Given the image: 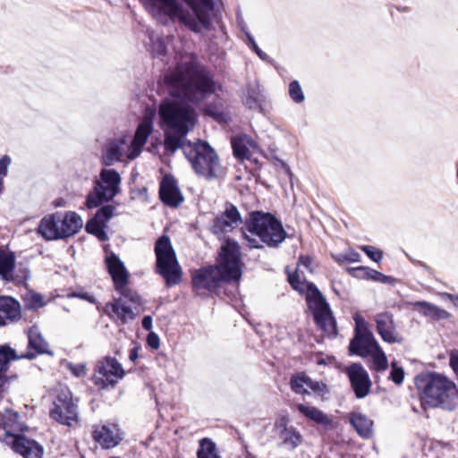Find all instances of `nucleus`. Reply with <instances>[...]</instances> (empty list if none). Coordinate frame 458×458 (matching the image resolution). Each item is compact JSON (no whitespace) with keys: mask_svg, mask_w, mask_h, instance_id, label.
Listing matches in <instances>:
<instances>
[{"mask_svg":"<svg viewBox=\"0 0 458 458\" xmlns=\"http://www.w3.org/2000/svg\"><path fill=\"white\" fill-rule=\"evenodd\" d=\"M283 429L280 432L282 445L288 450L296 449L302 442V436L296 428L287 426V420L284 418L278 424Z\"/></svg>","mask_w":458,"mask_h":458,"instance_id":"obj_28","label":"nucleus"},{"mask_svg":"<svg viewBox=\"0 0 458 458\" xmlns=\"http://www.w3.org/2000/svg\"><path fill=\"white\" fill-rule=\"evenodd\" d=\"M0 428L4 430L6 438L24 430L23 424L19 420V413L12 410L0 413Z\"/></svg>","mask_w":458,"mask_h":458,"instance_id":"obj_27","label":"nucleus"},{"mask_svg":"<svg viewBox=\"0 0 458 458\" xmlns=\"http://www.w3.org/2000/svg\"><path fill=\"white\" fill-rule=\"evenodd\" d=\"M12 163V159L9 156L4 155L0 158V177H4L7 175L8 167Z\"/></svg>","mask_w":458,"mask_h":458,"instance_id":"obj_54","label":"nucleus"},{"mask_svg":"<svg viewBox=\"0 0 458 458\" xmlns=\"http://www.w3.org/2000/svg\"><path fill=\"white\" fill-rule=\"evenodd\" d=\"M449 317H450V314L446 310H445L444 309H441L436 305L428 318L434 319V320H441V319H447V318H449Z\"/></svg>","mask_w":458,"mask_h":458,"instance_id":"obj_51","label":"nucleus"},{"mask_svg":"<svg viewBox=\"0 0 458 458\" xmlns=\"http://www.w3.org/2000/svg\"><path fill=\"white\" fill-rule=\"evenodd\" d=\"M15 266L13 253L0 252V276L5 281H13V271Z\"/></svg>","mask_w":458,"mask_h":458,"instance_id":"obj_32","label":"nucleus"},{"mask_svg":"<svg viewBox=\"0 0 458 458\" xmlns=\"http://www.w3.org/2000/svg\"><path fill=\"white\" fill-rule=\"evenodd\" d=\"M26 275H25V278L29 277V271H25Z\"/></svg>","mask_w":458,"mask_h":458,"instance_id":"obj_64","label":"nucleus"},{"mask_svg":"<svg viewBox=\"0 0 458 458\" xmlns=\"http://www.w3.org/2000/svg\"><path fill=\"white\" fill-rule=\"evenodd\" d=\"M308 376L304 373H298L291 377L290 385L291 389L298 394H309L308 387Z\"/></svg>","mask_w":458,"mask_h":458,"instance_id":"obj_35","label":"nucleus"},{"mask_svg":"<svg viewBox=\"0 0 458 458\" xmlns=\"http://www.w3.org/2000/svg\"><path fill=\"white\" fill-rule=\"evenodd\" d=\"M360 250L373 261L378 263L383 258V253L381 250L376 249L370 245H364L360 247Z\"/></svg>","mask_w":458,"mask_h":458,"instance_id":"obj_46","label":"nucleus"},{"mask_svg":"<svg viewBox=\"0 0 458 458\" xmlns=\"http://www.w3.org/2000/svg\"><path fill=\"white\" fill-rule=\"evenodd\" d=\"M312 259L310 256H301L298 261L299 267H304L308 271H312Z\"/></svg>","mask_w":458,"mask_h":458,"instance_id":"obj_56","label":"nucleus"},{"mask_svg":"<svg viewBox=\"0 0 458 458\" xmlns=\"http://www.w3.org/2000/svg\"><path fill=\"white\" fill-rule=\"evenodd\" d=\"M288 280L294 290L305 293L307 305L313 314L317 326L328 335H335V319L328 302L318 288L313 283L301 282L296 273L290 274Z\"/></svg>","mask_w":458,"mask_h":458,"instance_id":"obj_7","label":"nucleus"},{"mask_svg":"<svg viewBox=\"0 0 458 458\" xmlns=\"http://www.w3.org/2000/svg\"><path fill=\"white\" fill-rule=\"evenodd\" d=\"M120 296L104 307V312L115 323L125 325L136 318L134 310L140 305V297L133 291H116Z\"/></svg>","mask_w":458,"mask_h":458,"instance_id":"obj_12","label":"nucleus"},{"mask_svg":"<svg viewBox=\"0 0 458 458\" xmlns=\"http://www.w3.org/2000/svg\"><path fill=\"white\" fill-rule=\"evenodd\" d=\"M139 349H140V347L137 346V345L131 349L130 354H129V359H130L131 361L134 362L138 359V357H139V354H138Z\"/></svg>","mask_w":458,"mask_h":458,"instance_id":"obj_60","label":"nucleus"},{"mask_svg":"<svg viewBox=\"0 0 458 458\" xmlns=\"http://www.w3.org/2000/svg\"><path fill=\"white\" fill-rule=\"evenodd\" d=\"M389 378L396 385H401L404 378V370L399 367L396 362L391 363V372Z\"/></svg>","mask_w":458,"mask_h":458,"instance_id":"obj_45","label":"nucleus"},{"mask_svg":"<svg viewBox=\"0 0 458 458\" xmlns=\"http://www.w3.org/2000/svg\"><path fill=\"white\" fill-rule=\"evenodd\" d=\"M82 225L81 217L75 212H56L45 216L40 220L37 232L47 241H56L74 235Z\"/></svg>","mask_w":458,"mask_h":458,"instance_id":"obj_9","label":"nucleus"},{"mask_svg":"<svg viewBox=\"0 0 458 458\" xmlns=\"http://www.w3.org/2000/svg\"><path fill=\"white\" fill-rule=\"evenodd\" d=\"M262 94L259 86L249 84L243 99L244 105L250 109H256L260 106Z\"/></svg>","mask_w":458,"mask_h":458,"instance_id":"obj_33","label":"nucleus"},{"mask_svg":"<svg viewBox=\"0 0 458 458\" xmlns=\"http://www.w3.org/2000/svg\"><path fill=\"white\" fill-rule=\"evenodd\" d=\"M197 455L198 458H220L216 454L215 443L209 438L200 440Z\"/></svg>","mask_w":458,"mask_h":458,"instance_id":"obj_34","label":"nucleus"},{"mask_svg":"<svg viewBox=\"0 0 458 458\" xmlns=\"http://www.w3.org/2000/svg\"><path fill=\"white\" fill-rule=\"evenodd\" d=\"M376 329L382 340L388 344H402L403 336L400 335L394 323V316L390 312H381L374 318Z\"/></svg>","mask_w":458,"mask_h":458,"instance_id":"obj_17","label":"nucleus"},{"mask_svg":"<svg viewBox=\"0 0 458 458\" xmlns=\"http://www.w3.org/2000/svg\"><path fill=\"white\" fill-rule=\"evenodd\" d=\"M297 411L308 420L321 426L324 430L329 431L334 428L333 420L321 410L315 406L303 403L296 404Z\"/></svg>","mask_w":458,"mask_h":458,"instance_id":"obj_25","label":"nucleus"},{"mask_svg":"<svg viewBox=\"0 0 458 458\" xmlns=\"http://www.w3.org/2000/svg\"><path fill=\"white\" fill-rule=\"evenodd\" d=\"M360 255L355 250H350L347 253H341L335 257L336 261L339 263L348 262L354 263L359 262Z\"/></svg>","mask_w":458,"mask_h":458,"instance_id":"obj_47","label":"nucleus"},{"mask_svg":"<svg viewBox=\"0 0 458 458\" xmlns=\"http://www.w3.org/2000/svg\"><path fill=\"white\" fill-rule=\"evenodd\" d=\"M308 387L317 394L324 393L327 390V386L324 383L314 381L310 377H308Z\"/></svg>","mask_w":458,"mask_h":458,"instance_id":"obj_52","label":"nucleus"},{"mask_svg":"<svg viewBox=\"0 0 458 458\" xmlns=\"http://www.w3.org/2000/svg\"><path fill=\"white\" fill-rule=\"evenodd\" d=\"M420 266L422 267L425 270L427 271H430V267L428 266H427L426 264L422 263V262H419Z\"/></svg>","mask_w":458,"mask_h":458,"instance_id":"obj_63","label":"nucleus"},{"mask_svg":"<svg viewBox=\"0 0 458 458\" xmlns=\"http://www.w3.org/2000/svg\"><path fill=\"white\" fill-rule=\"evenodd\" d=\"M158 114L165 132V150L174 154L188 142L186 137L197 123L196 112L185 104L165 99L159 106Z\"/></svg>","mask_w":458,"mask_h":458,"instance_id":"obj_4","label":"nucleus"},{"mask_svg":"<svg viewBox=\"0 0 458 458\" xmlns=\"http://www.w3.org/2000/svg\"><path fill=\"white\" fill-rule=\"evenodd\" d=\"M449 364L454 373H458V351H452L450 353Z\"/></svg>","mask_w":458,"mask_h":458,"instance_id":"obj_57","label":"nucleus"},{"mask_svg":"<svg viewBox=\"0 0 458 458\" xmlns=\"http://www.w3.org/2000/svg\"><path fill=\"white\" fill-rule=\"evenodd\" d=\"M147 344L153 349H158L160 345L158 335L154 332H150L147 336Z\"/></svg>","mask_w":458,"mask_h":458,"instance_id":"obj_55","label":"nucleus"},{"mask_svg":"<svg viewBox=\"0 0 458 458\" xmlns=\"http://www.w3.org/2000/svg\"><path fill=\"white\" fill-rule=\"evenodd\" d=\"M50 411V417L57 422L71 426L78 420L77 405L74 403L72 393L68 389L61 390L56 395Z\"/></svg>","mask_w":458,"mask_h":458,"instance_id":"obj_14","label":"nucleus"},{"mask_svg":"<svg viewBox=\"0 0 458 458\" xmlns=\"http://www.w3.org/2000/svg\"><path fill=\"white\" fill-rule=\"evenodd\" d=\"M121 182V175L116 170L103 168L94 181L92 191L87 195V208H95L112 200L120 192Z\"/></svg>","mask_w":458,"mask_h":458,"instance_id":"obj_11","label":"nucleus"},{"mask_svg":"<svg viewBox=\"0 0 458 458\" xmlns=\"http://www.w3.org/2000/svg\"><path fill=\"white\" fill-rule=\"evenodd\" d=\"M124 374L121 363L115 358L107 356L98 362L93 382L99 388L114 386L123 377Z\"/></svg>","mask_w":458,"mask_h":458,"instance_id":"obj_13","label":"nucleus"},{"mask_svg":"<svg viewBox=\"0 0 458 458\" xmlns=\"http://www.w3.org/2000/svg\"><path fill=\"white\" fill-rule=\"evenodd\" d=\"M156 272L165 281L168 287L179 284L182 280V268L175 251L167 235L160 236L155 244Z\"/></svg>","mask_w":458,"mask_h":458,"instance_id":"obj_10","label":"nucleus"},{"mask_svg":"<svg viewBox=\"0 0 458 458\" xmlns=\"http://www.w3.org/2000/svg\"><path fill=\"white\" fill-rule=\"evenodd\" d=\"M68 368L75 377H82L86 374V367L82 363H68Z\"/></svg>","mask_w":458,"mask_h":458,"instance_id":"obj_53","label":"nucleus"},{"mask_svg":"<svg viewBox=\"0 0 458 458\" xmlns=\"http://www.w3.org/2000/svg\"><path fill=\"white\" fill-rule=\"evenodd\" d=\"M142 327L148 331H149L152 328V318L150 316L143 317Z\"/></svg>","mask_w":458,"mask_h":458,"instance_id":"obj_58","label":"nucleus"},{"mask_svg":"<svg viewBox=\"0 0 458 458\" xmlns=\"http://www.w3.org/2000/svg\"><path fill=\"white\" fill-rule=\"evenodd\" d=\"M367 275L369 279L375 282H378L384 284L394 285L396 283V279L390 276H386L375 269L367 270Z\"/></svg>","mask_w":458,"mask_h":458,"instance_id":"obj_42","label":"nucleus"},{"mask_svg":"<svg viewBox=\"0 0 458 458\" xmlns=\"http://www.w3.org/2000/svg\"><path fill=\"white\" fill-rule=\"evenodd\" d=\"M165 80L172 96L193 104L209 98L219 87L213 74L192 59L179 64Z\"/></svg>","mask_w":458,"mask_h":458,"instance_id":"obj_1","label":"nucleus"},{"mask_svg":"<svg viewBox=\"0 0 458 458\" xmlns=\"http://www.w3.org/2000/svg\"><path fill=\"white\" fill-rule=\"evenodd\" d=\"M159 198L165 205L170 208H177L182 203V193L177 180L173 175L163 176L159 185Z\"/></svg>","mask_w":458,"mask_h":458,"instance_id":"obj_18","label":"nucleus"},{"mask_svg":"<svg viewBox=\"0 0 458 458\" xmlns=\"http://www.w3.org/2000/svg\"><path fill=\"white\" fill-rule=\"evenodd\" d=\"M416 386L420 393L422 404L454 410L458 403L456 385L447 377L430 372L416 377Z\"/></svg>","mask_w":458,"mask_h":458,"instance_id":"obj_6","label":"nucleus"},{"mask_svg":"<svg viewBox=\"0 0 458 458\" xmlns=\"http://www.w3.org/2000/svg\"><path fill=\"white\" fill-rule=\"evenodd\" d=\"M288 93L291 99L296 104H301L305 100L303 90L298 81L290 82Z\"/></svg>","mask_w":458,"mask_h":458,"instance_id":"obj_40","label":"nucleus"},{"mask_svg":"<svg viewBox=\"0 0 458 458\" xmlns=\"http://www.w3.org/2000/svg\"><path fill=\"white\" fill-rule=\"evenodd\" d=\"M445 296H446L454 303V305L458 309V295L452 294V293H445Z\"/></svg>","mask_w":458,"mask_h":458,"instance_id":"obj_61","label":"nucleus"},{"mask_svg":"<svg viewBox=\"0 0 458 458\" xmlns=\"http://www.w3.org/2000/svg\"><path fill=\"white\" fill-rule=\"evenodd\" d=\"M242 223V216L237 207L232 203H226L222 214L213 220L212 232L220 236L232 232Z\"/></svg>","mask_w":458,"mask_h":458,"instance_id":"obj_16","label":"nucleus"},{"mask_svg":"<svg viewBox=\"0 0 458 458\" xmlns=\"http://www.w3.org/2000/svg\"><path fill=\"white\" fill-rule=\"evenodd\" d=\"M23 301L28 310H36L45 306L43 296L33 291H29L24 294Z\"/></svg>","mask_w":458,"mask_h":458,"instance_id":"obj_36","label":"nucleus"},{"mask_svg":"<svg viewBox=\"0 0 458 458\" xmlns=\"http://www.w3.org/2000/svg\"><path fill=\"white\" fill-rule=\"evenodd\" d=\"M152 131V121L148 117H144V119L139 124L134 138L131 141V151L128 156L129 158L133 159L140 155L141 152V148L146 144L148 138L151 134Z\"/></svg>","mask_w":458,"mask_h":458,"instance_id":"obj_26","label":"nucleus"},{"mask_svg":"<svg viewBox=\"0 0 458 458\" xmlns=\"http://www.w3.org/2000/svg\"><path fill=\"white\" fill-rule=\"evenodd\" d=\"M152 40V54L155 57L163 56L166 53V46L162 38H157L156 40Z\"/></svg>","mask_w":458,"mask_h":458,"instance_id":"obj_48","label":"nucleus"},{"mask_svg":"<svg viewBox=\"0 0 458 458\" xmlns=\"http://www.w3.org/2000/svg\"><path fill=\"white\" fill-rule=\"evenodd\" d=\"M242 277L239 244L227 239L221 247L217 265L201 267L192 274V287L198 295L216 292L222 282H238Z\"/></svg>","mask_w":458,"mask_h":458,"instance_id":"obj_2","label":"nucleus"},{"mask_svg":"<svg viewBox=\"0 0 458 458\" xmlns=\"http://www.w3.org/2000/svg\"><path fill=\"white\" fill-rule=\"evenodd\" d=\"M9 438H11V441L6 442L12 445V448L15 453L25 458H42L44 449L35 440L28 439L19 434H15Z\"/></svg>","mask_w":458,"mask_h":458,"instance_id":"obj_20","label":"nucleus"},{"mask_svg":"<svg viewBox=\"0 0 458 458\" xmlns=\"http://www.w3.org/2000/svg\"><path fill=\"white\" fill-rule=\"evenodd\" d=\"M351 386L359 399L366 397L370 391L371 380L369 373L360 363H352L345 369Z\"/></svg>","mask_w":458,"mask_h":458,"instance_id":"obj_15","label":"nucleus"},{"mask_svg":"<svg viewBox=\"0 0 458 458\" xmlns=\"http://www.w3.org/2000/svg\"><path fill=\"white\" fill-rule=\"evenodd\" d=\"M180 148L183 150L186 158L199 176L210 181L225 174L218 155L208 142L188 141Z\"/></svg>","mask_w":458,"mask_h":458,"instance_id":"obj_8","label":"nucleus"},{"mask_svg":"<svg viewBox=\"0 0 458 458\" xmlns=\"http://www.w3.org/2000/svg\"><path fill=\"white\" fill-rule=\"evenodd\" d=\"M93 438L104 448H112L122 440L119 428L115 424H104L96 427L93 431Z\"/></svg>","mask_w":458,"mask_h":458,"instance_id":"obj_23","label":"nucleus"},{"mask_svg":"<svg viewBox=\"0 0 458 458\" xmlns=\"http://www.w3.org/2000/svg\"><path fill=\"white\" fill-rule=\"evenodd\" d=\"M28 340L29 343L27 352L20 355L21 359L32 360L35 359L39 354L50 352L47 350L48 344L44 339L41 331L38 326H32L28 330Z\"/></svg>","mask_w":458,"mask_h":458,"instance_id":"obj_21","label":"nucleus"},{"mask_svg":"<svg viewBox=\"0 0 458 458\" xmlns=\"http://www.w3.org/2000/svg\"><path fill=\"white\" fill-rule=\"evenodd\" d=\"M20 356L16 354L14 349L8 345H0V377H9L6 372L9 369V364L12 360H20ZM13 378H16V376H12Z\"/></svg>","mask_w":458,"mask_h":458,"instance_id":"obj_30","label":"nucleus"},{"mask_svg":"<svg viewBox=\"0 0 458 458\" xmlns=\"http://www.w3.org/2000/svg\"><path fill=\"white\" fill-rule=\"evenodd\" d=\"M350 422L361 437L369 438L372 436L373 421L366 415L360 412L352 413Z\"/></svg>","mask_w":458,"mask_h":458,"instance_id":"obj_29","label":"nucleus"},{"mask_svg":"<svg viewBox=\"0 0 458 458\" xmlns=\"http://www.w3.org/2000/svg\"><path fill=\"white\" fill-rule=\"evenodd\" d=\"M4 178L0 177V195L3 193L4 191Z\"/></svg>","mask_w":458,"mask_h":458,"instance_id":"obj_62","label":"nucleus"},{"mask_svg":"<svg viewBox=\"0 0 458 458\" xmlns=\"http://www.w3.org/2000/svg\"><path fill=\"white\" fill-rule=\"evenodd\" d=\"M106 227V225L91 219L86 225V231L91 234H94L99 241L105 242L108 239Z\"/></svg>","mask_w":458,"mask_h":458,"instance_id":"obj_38","label":"nucleus"},{"mask_svg":"<svg viewBox=\"0 0 458 458\" xmlns=\"http://www.w3.org/2000/svg\"><path fill=\"white\" fill-rule=\"evenodd\" d=\"M242 238L250 249H262L263 244L277 248L285 240L286 232L271 213L252 211L245 218Z\"/></svg>","mask_w":458,"mask_h":458,"instance_id":"obj_5","label":"nucleus"},{"mask_svg":"<svg viewBox=\"0 0 458 458\" xmlns=\"http://www.w3.org/2000/svg\"><path fill=\"white\" fill-rule=\"evenodd\" d=\"M106 264L108 273L114 282L115 291H123L124 289H128L127 284L129 273L120 258L114 253H111L106 257Z\"/></svg>","mask_w":458,"mask_h":458,"instance_id":"obj_19","label":"nucleus"},{"mask_svg":"<svg viewBox=\"0 0 458 458\" xmlns=\"http://www.w3.org/2000/svg\"><path fill=\"white\" fill-rule=\"evenodd\" d=\"M232 147L233 155L241 160L250 159V152L248 147L241 140H233Z\"/></svg>","mask_w":458,"mask_h":458,"instance_id":"obj_39","label":"nucleus"},{"mask_svg":"<svg viewBox=\"0 0 458 458\" xmlns=\"http://www.w3.org/2000/svg\"><path fill=\"white\" fill-rule=\"evenodd\" d=\"M122 144L123 143L117 141H113L106 146L102 157L105 165H113L115 162L120 160L123 155Z\"/></svg>","mask_w":458,"mask_h":458,"instance_id":"obj_31","label":"nucleus"},{"mask_svg":"<svg viewBox=\"0 0 458 458\" xmlns=\"http://www.w3.org/2000/svg\"><path fill=\"white\" fill-rule=\"evenodd\" d=\"M114 207L112 205H106L100 208L95 216L92 218L99 223L106 225L114 215Z\"/></svg>","mask_w":458,"mask_h":458,"instance_id":"obj_41","label":"nucleus"},{"mask_svg":"<svg viewBox=\"0 0 458 458\" xmlns=\"http://www.w3.org/2000/svg\"><path fill=\"white\" fill-rule=\"evenodd\" d=\"M377 345L378 343L373 333L354 334L349 344V352L351 355L365 358L369 356Z\"/></svg>","mask_w":458,"mask_h":458,"instance_id":"obj_22","label":"nucleus"},{"mask_svg":"<svg viewBox=\"0 0 458 458\" xmlns=\"http://www.w3.org/2000/svg\"><path fill=\"white\" fill-rule=\"evenodd\" d=\"M411 305L412 306L413 310H417L420 314H421L423 317H426V318H428L432 310L436 306L435 304H432L426 301H414V302H411Z\"/></svg>","mask_w":458,"mask_h":458,"instance_id":"obj_43","label":"nucleus"},{"mask_svg":"<svg viewBox=\"0 0 458 458\" xmlns=\"http://www.w3.org/2000/svg\"><path fill=\"white\" fill-rule=\"evenodd\" d=\"M369 356L373 359L374 369L377 371H384L387 369V358L379 344L372 351Z\"/></svg>","mask_w":458,"mask_h":458,"instance_id":"obj_37","label":"nucleus"},{"mask_svg":"<svg viewBox=\"0 0 458 458\" xmlns=\"http://www.w3.org/2000/svg\"><path fill=\"white\" fill-rule=\"evenodd\" d=\"M244 33L247 38L246 44L249 46V47L251 48L261 60L267 61L268 59V55L259 47L254 38L249 31L244 30Z\"/></svg>","mask_w":458,"mask_h":458,"instance_id":"obj_44","label":"nucleus"},{"mask_svg":"<svg viewBox=\"0 0 458 458\" xmlns=\"http://www.w3.org/2000/svg\"><path fill=\"white\" fill-rule=\"evenodd\" d=\"M21 318V305L9 296H0V327L18 321Z\"/></svg>","mask_w":458,"mask_h":458,"instance_id":"obj_24","label":"nucleus"},{"mask_svg":"<svg viewBox=\"0 0 458 458\" xmlns=\"http://www.w3.org/2000/svg\"><path fill=\"white\" fill-rule=\"evenodd\" d=\"M367 270H372V268L368 267H352L348 268L349 273L357 278L360 279H369V276L367 275Z\"/></svg>","mask_w":458,"mask_h":458,"instance_id":"obj_50","label":"nucleus"},{"mask_svg":"<svg viewBox=\"0 0 458 458\" xmlns=\"http://www.w3.org/2000/svg\"><path fill=\"white\" fill-rule=\"evenodd\" d=\"M12 377H0V401L3 399V393L4 391V386L7 383L10 382Z\"/></svg>","mask_w":458,"mask_h":458,"instance_id":"obj_59","label":"nucleus"},{"mask_svg":"<svg viewBox=\"0 0 458 458\" xmlns=\"http://www.w3.org/2000/svg\"><path fill=\"white\" fill-rule=\"evenodd\" d=\"M191 9L192 13L185 11L177 0H140L145 9L157 20L169 18L179 21L193 32H199L201 28L210 24L208 13L214 8L213 0H183Z\"/></svg>","mask_w":458,"mask_h":458,"instance_id":"obj_3","label":"nucleus"},{"mask_svg":"<svg viewBox=\"0 0 458 458\" xmlns=\"http://www.w3.org/2000/svg\"><path fill=\"white\" fill-rule=\"evenodd\" d=\"M355 321V334H367V333H372L370 329L369 328L368 323L365 321L363 318H361L359 315H356L354 317Z\"/></svg>","mask_w":458,"mask_h":458,"instance_id":"obj_49","label":"nucleus"}]
</instances>
